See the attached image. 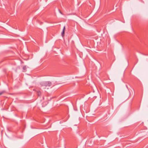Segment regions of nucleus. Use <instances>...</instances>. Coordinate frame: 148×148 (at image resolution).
Masks as SVG:
<instances>
[{
	"mask_svg": "<svg viewBox=\"0 0 148 148\" xmlns=\"http://www.w3.org/2000/svg\"><path fill=\"white\" fill-rule=\"evenodd\" d=\"M41 85L44 88H46L47 86H50L51 85V83L49 82H42L40 83Z\"/></svg>",
	"mask_w": 148,
	"mask_h": 148,
	"instance_id": "obj_1",
	"label": "nucleus"
},
{
	"mask_svg": "<svg viewBox=\"0 0 148 148\" xmlns=\"http://www.w3.org/2000/svg\"><path fill=\"white\" fill-rule=\"evenodd\" d=\"M65 27L64 26L63 28V29L62 32L61 33V35L62 37H64V33H65Z\"/></svg>",
	"mask_w": 148,
	"mask_h": 148,
	"instance_id": "obj_2",
	"label": "nucleus"
},
{
	"mask_svg": "<svg viewBox=\"0 0 148 148\" xmlns=\"http://www.w3.org/2000/svg\"><path fill=\"white\" fill-rule=\"evenodd\" d=\"M23 69L24 70H26L27 69V67L26 66H24L23 67Z\"/></svg>",
	"mask_w": 148,
	"mask_h": 148,
	"instance_id": "obj_3",
	"label": "nucleus"
},
{
	"mask_svg": "<svg viewBox=\"0 0 148 148\" xmlns=\"http://www.w3.org/2000/svg\"><path fill=\"white\" fill-rule=\"evenodd\" d=\"M4 92V91L0 92V95H1Z\"/></svg>",
	"mask_w": 148,
	"mask_h": 148,
	"instance_id": "obj_4",
	"label": "nucleus"
}]
</instances>
